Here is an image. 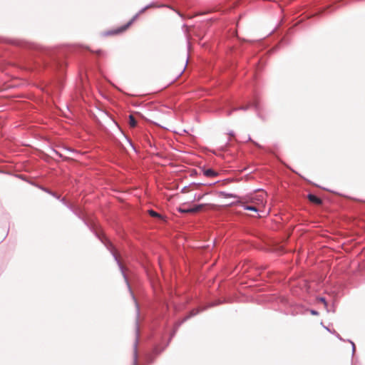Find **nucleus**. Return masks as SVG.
<instances>
[{"instance_id":"9","label":"nucleus","mask_w":365,"mask_h":365,"mask_svg":"<svg viewBox=\"0 0 365 365\" xmlns=\"http://www.w3.org/2000/svg\"><path fill=\"white\" fill-rule=\"evenodd\" d=\"M318 300H319V302H321L324 303V305H325V306H327V302H326V300H325V299H324V298L321 297V298H319V299H318Z\"/></svg>"},{"instance_id":"2","label":"nucleus","mask_w":365,"mask_h":365,"mask_svg":"<svg viewBox=\"0 0 365 365\" xmlns=\"http://www.w3.org/2000/svg\"><path fill=\"white\" fill-rule=\"evenodd\" d=\"M136 16H134L129 22H128L126 24L118 28L117 29H114V30H112L110 31H109V33L110 34H120V33H123L125 31H126L130 26V25L133 23V21H135Z\"/></svg>"},{"instance_id":"4","label":"nucleus","mask_w":365,"mask_h":365,"mask_svg":"<svg viewBox=\"0 0 365 365\" xmlns=\"http://www.w3.org/2000/svg\"><path fill=\"white\" fill-rule=\"evenodd\" d=\"M307 197L311 202H312L315 205L322 204V200L314 195L309 194V195H308Z\"/></svg>"},{"instance_id":"10","label":"nucleus","mask_w":365,"mask_h":365,"mask_svg":"<svg viewBox=\"0 0 365 365\" xmlns=\"http://www.w3.org/2000/svg\"><path fill=\"white\" fill-rule=\"evenodd\" d=\"M312 314L317 315L318 313L316 311H312Z\"/></svg>"},{"instance_id":"3","label":"nucleus","mask_w":365,"mask_h":365,"mask_svg":"<svg viewBox=\"0 0 365 365\" xmlns=\"http://www.w3.org/2000/svg\"><path fill=\"white\" fill-rule=\"evenodd\" d=\"M204 207V205H198L192 208L185 209V208H179V211L182 213H194L197 212L202 210Z\"/></svg>"},{"instance_id":"8","label":"nucleus","mask_w":365,"mask_h":365,"mask_svg":"<svg viewBox=\"0 0 365 365\" xmlns=\"http://www.w3.org/2000/svg\"><path fill=\"white\" fill-rule=\"evenodd\" d=\"M148 213L149 215L151 216V217H158V218H160L162 219V216L160 214L156 212L155 211L153 210H148Z\"/></svg>"},{"instance_id":"6","label":"nucleus","mask_w":365,"mask_h":365,"mask_svg":"<svg viewBox=\"0 0 365 365\" xmlns=\"http://www.w3.org/2000/svg\"><path fill=\"white\" fill-rule=\"evenodd\" d=\"M203 173L206 177L208 178L216 177L218 175L217 172L215 171L212 169L205 170L203 171Z\"/></svg>"},{"instance_id":"1","label":"nucleus","mask_w":365,"mask_h":365,"mask_svg":"<svg viewBox=\"0 0 365 365\" xmlns=\"http://www.w3.org/2000/svg\"><path fill=\"white\" fill-rule=\"evenodd\" d=\"M266 198L267 193L264 191H259L253 195H251L245 201H243V203L252 204L263 211L267 202Z\"/></svg>"},{"instance_id":"7","label":"nucleus","mask_w":365,"mask_h":365,"mask_svg":"<svg viewBox=\"0 0 365 365\" xmlns=\"http://www.w3.org/2000/svg\"><path fill=\"white\" fill-rule=\"evenodd\" d=\"M129 125L131 128H135L137 125V121L133 115H129Z\"/></svg>"},{"instance_id":"11","label":"nucleus","mask_w":365,"mask_h":365,"mask_svg":"<svg viewBox=\"0 0 365 365\" xmlns=\"http://www.w3.org/2000/svg\"><path fill=\"white\" fill-rule=\"evenodd\" d=\"M134 365H136V364L135 363V364H134Z\"/></svg>"},{"instance_id":"5","label":"nucleus","mask_w":365,"mask_h":365,"mask_svg":"<svg viewBox=\"0 0 365 365\" xmlns=\"http://www.w3.org/2000/svg\"><path fill=\"white\" fill-rule=\"evenodd\" d=\"M242 204L245 208V210H251V211H255V212H262L260 208L259 207H257L255 205H252V204H250V205H246V204H244L243 202H242Z\"/></svg>"}]
</instances>
